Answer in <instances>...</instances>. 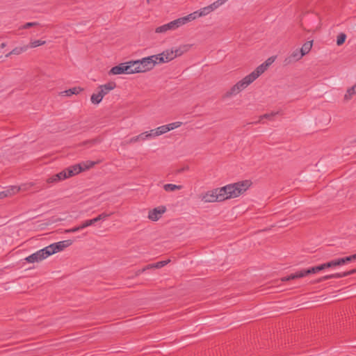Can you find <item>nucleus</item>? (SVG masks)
I'll use <instances>...</instances> for the list:
<instances>
[{
  "instance_id": "9b49d317",
  "label": "nucleus",
  "mask_w": 356,
  "mask_h": 356,
  "mask_svg": "<svg viewBox=\"0 0 356 356\" xmlns=\"http://www.w3.org/2000/svg\"><path fill=\"white\" fill-rule=\"evenodd\" d=\"M165 211L166 207L165 206H159L149 211L148 218L152 221H157L161 218L162 214H163Z\"/></svg>"
},
{
  "instance_id": "c756f323",
  "label": "nucleus",
  "mask_w": 356,
  "mask_h": 356,
  "mask_svg": "<svg viewBox=\"0 0 356 356\" xmlns=\"http://www.w3.org/2000/svg\"><path fill=\"white\" fill-rule=\"evenodd\" d=\"M111 215H112V213H102L99 214L98 216H97L96 218H92V221L93 222V224H95V222H97L101 220H105L106 218H107L108 217H109Z\"/></svg>"
},
{
  "instance_id": "f03ea898",
  "label": "nucleus",
  "mask_w": 356,
  "mask_h": 356,
  "mask_svg": "<svg viewBox=\"0 0 356 356\" xmlns=\"http://www.w3.org/2000/svg\"><path fill=\"white\" fill-rule=\"evenodd\" d=\"M266 65L262 63L259 65L252 72L245 76L243 79L238 81L225 94V97L229 98L235 96L246 88L253 81H254L261 74L267 70Z\"/></svg>"
},
{
  "instance_id": "1a4fd4ad",
  "label": "nucleus",
  "mask_w": 356,
  "mask_h": 356,
  "mask_svg": "<svg viewBox=\"0 0 356 356\" xmlns=\"http://www.w3.org/2000/svg\"><path fill=\"white\" fill-rule=\"evenodd\" d=\"M72 242L70 240L62 241L48 245V248L51 255L58 252L63 250L65 248L70 246Z\"/></svg>"
},
{
  "instance_id": "4be33fe9",
  "label": "nucleus",
  "mask_w": 356,
  "mask_h": 356,
  "mask_svg": "<svg viewBox=\"0 0 356 356\" xmlns=\"http://www.w3.org/2000/svg\"><path fill=\"white\" fill-rule=\"evenodd\" d=\"M173 51V54L175 55V58L177 56H181L184 53L186 52L188 50V47L186 46L179 47L178 48H175L171 49Z\"/></svg>"
},
{
  "instance_id": "20e7f679",
  "label": "nucleus",
  "mask_w": 356,
  "mask_h": 356,
  "mask_svg": "<svg viewBox=\"0 0 356 356\" xmlns=\"http://www.w3.org/2000/svg\"><path fill=\"white\" fill-rule=\"evenodd\" d=\"M325 269L324 264H322L321 265L314 266L312 268H309L308 269H302L299 271H297L294 273H291V275L283 277L281 280L282 282H286L291 280L297 279V278H301L303 277H305L306 275L311 274V273H316L321 270H323Z\"/></svg>"
},
{
  "instance_id": "4c0bfd02",
  "label": "nucleus",
  "mask_w": 356,
  "mask_h": 356,
  "mask_svg": "<svg viewBox=\"0 0 356 356\" xmlns=\"http://www.w3.org/2000/svg\"><path fill=\"white\" fill-rule=\"evenodd\" d=\"M81 229L80 228V225H79V226L74 227L69 229H66L65 232L66 233H74V232H78Z\"/></svg>"
},
{
  "instance_id": "de8ad7c7",
  "label": "nucleus",
  "mask_w": 356,
  "mask_h": 356,
  "mask_svg": "<svg viewBox=\"0 0 356 356\" xmlns=\"http://www.w3.org/2000/svg\"><path fill=\"white\" fill-rule=\"evenodd\" d=\"M96 141H97L96 140H91L90 142H91L92 143H95Z\"/></svg>"
},
{
  "instance_id": "dca6fc26",
  "label": "nucleus",
  "mask_w": 356,
  "mask_h": 356,
  "mask_svg": "<svg viewBox=\"0 0 356 356\" xmlns=\"http://www.w3.org/2000/svg\"><path fill=\"white\" fill-rule=\"evenodd\" d=\"M168 262H169V260H165V261H161L156 262L155 264H149V265L146 266L145 267H144L143 268L139 270L137 272V275H139V274L145 272L147 269L162 268V267L165 266L166 264H168Z\"/></svg>"
},
{
  "instance_id": "a878e982",
  "label": "nucleus",
  "mask_w": 356,
  "mask_h": 356,
  "mask_svg": "<svg viewBox=\"0 0 356 356\" xmlns=\"http://www.w3.org/2000/svg\"><path fill=\"white\" fill-rule=\"evenodd\" d=\"M103 98L104 97L102 95V94L98 92L97 93H93L91 95L90 100L92 104H98L102 102Z\"/></svg>"
},
{
  "instance_id": "c03bdc74",
  "label": "nucleus",
  "mask_w": 356,
  "mask_h": 356,
  "mask_svg": "<svg viewBox=\"0 0 356 356\" xmlns=\"http://www.w3.org/2000/svg\"><path fill=\"white\" fill-rule=\"evenodd\" d=\"M345 273H346V276H348V275H350L355 274V273H356V268L353 269V270H349V271H346V272H345Z\"/></svg>"
},
{
  "instance_id": "cd10ccee",
  "label": "nucleus",
  "mask_w": 356,
  "mask_h": 356,
  "mask_svg": "<svg viewBox=\"0 0 356 356\" xmlns=\"http://www.w3.org/2000/svg\"><path fill=\"white\" fill-rule=\"evenodd\" d=\"M155 129H156V135H158V136L169 131V127H168L167 124L160 126V127L156 128Z\"/></svg>"
},
{
  "instance_id": "49530a36",
  "label": "nucleus",
  "mask_w": 356,
  "mask_h": 356,
  "mask_svg": "<svg viewBox=\"0 0 356 356\" xmlns=\"http://www.w3.org/2000/svg\"><path fill=\"white\" fill-rule=\"evenodd\" d=\"M352 257H353V258H355V259H356V254H353V255H352Z\"/></svg>"
},
{
  "instance_id": "72a5a7b5",
  "label": "nucleus",
  "mask_w": 356,
  "mask_h": 356,
  "mask_svg": "<svg viewBox=\"0 0 356 356\" xmlns=\"http://www.w3.org/2000/svg\"><path fill=\"white\" fill-rule=\"evenodd\" d=\"M38 25H39V23L36 22H27V23L24 24L20 29H29V28H31V27H33V26H38Z\"/></svg>"
},
{
  "instance_id": "f3484780",
  "label": "nucleus",
  "mask_w": 356,
  "mask_h": 356,
  "mask_svg": "<svg viewBox=\"0 0 356 356\" xmlns=\"http://www.w3.org/2000/svg\"><path fill=\"white\" fill-rule=\"evenodd\" d=\"M83 89L81 87H74L61 92L62 95L70 97L72 95L79 94Z\"/></svg>"
},
{
  "instance_id": "ddd939ff",
  "label": "nucleus",
  "mask_w": 356,
  "mask_h": 356,
  "mask_svg": "<svg viewBox=\"0 0 356 356\" xmlns=\"http://www.w3.org/2000/svg\"><path fill=\"white\" fill-rule=\"evenodd\" d=\"M116 87V83L115 82H108L104 85H101L98 87L99 92L102 94L103 97L107 95L110 91L113 90Z\"/></svg>"
},
{
  "instance_id": "412c9836",
  "label": "nucleus",
  "mask_w": 356,
  "mask_h": 356,
  "mask_svg": "<svg viewBox=\"0 0 356 356\" xmlns=\"http://www.w3.org/2000/svg\"><path fill=\"white\" fill-rule=\"evenodd\" d=\"M182 188V186L176 185L173 184H166L163 185V189L167 192L175 191L176 190H181Z\"/></svg>"
},
{
  "instance_id": "4468645a",
  "label": "nucleus",
  "mask_w": 356,
  "mask_h": 356,
  "mask_svg": "<svg viewBox=\"0 0 356 356\" xmlns=\"http://www.w3.org/2000/svg\"><path fill=\"white\" fill-rule=\"evenodd\" d=\"M20 191V188L16 186H11L7 188L6 190L0 192V199L12 196L17 193Z\"/></svg>"
},
{
  "instance_id": "aec40b11",
  "label": "nucleus",
  "mask_w": 356,
  "mask_h": 356,
  "mask_svg": "<svg viewBox=\"0 0 356 356\" xmlns=\"http://www.w3.org/2000/svg\"><path fill=\"white\" fill-rule=\"evenodd\" d=\"M312 47V41H307L305 43H304V44L302 45V47H301L300 51L302 53V56H304L305 55L307 54L310 51Z\"/></svg>"
},
{
  "instance_id": "37998d69",
  "label": "nucleus",
  "mask_w": 356,
  "mask_h": 356,
  "mask_svg": "<svg viewBox=\"0 0 356 356\" xmlns=\"http://www.w3.org/2000/svg\"><path fill=\"white\" fill-rule=\"evenodd\" d=\"M275 60V58L273 57H270L268 58L265 63H264L265 65H266V67H268L270 65H271Z\"/></svg>"
},
{
  "instance_id": "ea45409f",
  "label": "nucleus",
  "mask_w": 356,
  "mask_h": 356,
  "mask_svg": "<svg viewBox=\"0 0 356 356\" xmlns=\"http://www.w3.org/2000/svg\"><path fill=\"white\" fill-rule=\"evenodd\" d=\"M138 142V137L134 136L131 138L128 141L126 142L127 144H132Z\"/></svg>"
},
{
  "instance_id": "b1692460",
  "label": "nucleus",
  "mask_w": 356,
  "mask_h": 356,
  "mask_svg": "<svg viewBox=\"0 0 356 356\" xmlns=\"http://www.w3.org/2000/svg\"><path fill=\"white\" fill-rule=\"evenodd\" d=\"M161 55L164 56V59L166 63L170 62L175 58V55L173 54V51H172L171 49H167L163 51Z\"/></svg>"
},
{
  "instance_id": "6e6552de",
  "label": "nucleus",
  "mask_w": 356,
  "mask_h": 356,
  "mask_svg": "<svg viewBox=\"0 0 356 356\" xmlns=\"http://www.w3.org/2000/svg\"><path fill=\"white\" fill-rule=\"evenodd\" d=\"M211 8V7H210L209 5L185 16L184 18L187 23L189 22H192L196 19L197 18L206 16L211 13V12H213Z\"/></svg>"
},
{
  "instance_id": "f257e3e1",
  "label": "nucleus",
  "mask_w": 356,
  "mask_h": 356,
  "mask_svg": "<svg viewBox=\"0 0 356 356\" xmlns=\"http://www.w3.org/2000/svg\"><path fill=\"white\" fill-rule=\"evenodd\" d=\"M249 180L228 184L221 188L208 191L200 195V198L205 203L222 202L227 199L238 197L250 186Z\"/></svg>"
},
{
  "instance_id": "a211bd4d",
  "label": "nucleus",
  "mask_w": 356,
  "mask_h": 356,
  "mask_svg": "<svg viewBox=\"0 0 356 356\" xmlns=\"http://www.w3.org/2000/svg\"><path fill=\"white\" fill-rule=\"evenodd\" d=\"M29 49V45H24L23 47H17L14 48L10 52L6 55V57L10 56L12 54L19 55L22 53L26 51Z\"/></svg>"
},
{
  "instance_id": "0eeeda50",
  "label": "nucleus",
  "mask_w": 356,
  "mask_h": 356,
  "mask_svg": "<svg viewBox=\"0 0 356 356\" xmlns=\"http://www.w3.org/2000/svg\"><path fill=\"white\" fill-rule=\"evenodd\" d=\"M50 252L48 246L33 253L32 254L27 257L25 260L29 263H35L42 261L50 256Z\"/></svg>"
},
{
  "instance_id": "423d86ee",
  "label": "nucleus",
  "mask_w": 356,
  "mask_h": 356,
  "mask_svg": "<svg viewBox=\"0 0 356 356\" xmlns=\"http://www.w3.org/2000/svg\"><path fill=\"white\" fill-rule=\"evenodd\" d=\"M186 23L187 22H186L184 17H180L175 20H173L168 24H163L162 26L157 27L155 29V33H164L167 32L168 31L175 30V29H178L179 27L186 24Z\"/></svg>"
},
{
  "instance_id": "79ce46f5",
  "label": "nucleus",
  "mask_w": 356,
  "mask_h": 356,
  "mask_svg": "<svg viewBox=\"0 0 356 356\" xmlns=\"http://www.w3.org/2000/svg\"><path fill=\"white\" fill-rule=\"evenodd\" d=\"M332 278H333L332 274H331V275H325V276H323V277H321L318 280V282H320L325 281V280H329V279H332Z\"/></svg>"
},
{
  "instance_id": "58836bf2",
  "label": "nucleus",
  "mask_w": 356,
  "mask_h": 356,
  "mask_svg": "<svg viewBox=\"0 0 356 356\" xmlns=\"http://www.w3.org/2000/svg\"><path fill=\"white\" fill-rule=\"evenodd\" d=\"M146 134H147V132L145 131V132L138 135L137 137H138V141L147 140Z\"/></svg>"
},
{
  "instance_id": "7c9ffc66",
  "label": "nucleus",
  "mask_w": 356,
  "mask_h": 356,
  "mask_svg": "<svg viewBox=\"0 0 356 356\" xmlns=\"http://www.w3.org/2000/svg\"><path fill=\"white\" fill-rule=\"evenodd\" d=\"M46 43V41L41 40H36L33 41H31L29 48H35L41 45H43Z\"/></svg>"
},
{
  "instance_id": "c85d7f7f",
  "label": "nucleus",
  "mask_w": 356,
  "mask_h": 356,
  "mask_svg": "<svg viewBox=\"0 0 356 356\" xmlns=\"http://www.w3.org/2000/svg\"><path fill=\"white\" fill-rule=\"evenodd\" d=\"M228 0H217L209 5L210 7H211L212 11L215 10L216 9L218 8L220 6L223 5L225 3H226Z\"/></svg>"
},
{
  "instance_id": "393cba45",
  "label": "nucleus",
  "mask_w": 356,
  "mask_h": 356,
  "mask_svg": "<svg viewBox=\"0 0 356 356\" xmlns=\"http://www.w3.org/2000/svg\"><path fill=\"white\" fill-rule=\"evenodd\" d=\"M343 261H342V260L339 261V259H337L332 260V261L325 263L323 264H324V267L325 269L327 268H332V267H334L337 266H341V265H343Z\"/></svg>"
},
{
  "instance_id": "39448f33",
  "label": "nucleus",
  "mask_w": 356,
  "mask_h": 356,
  "mask_svg": "<svg viewBox=\"0 0 356 356\" xmlns=\"http://www.w3.org/2000/svg\"><path fill=\"white\" fill-rule=\"evenodd\" d=\"M134 74V67L132 65V60L122 63L113 67L108 72L109 75H118V74Z\"/></svg>"
},
{
  "instance_id": "f704fd0d",
  "label": "nucleus",
  "mask_w": 356,
  "mask_h": 356,
  "mask_svg": "<svg viewBox=\"0 0 356 356\" xmlns=\"http://www.w3.org/2000/svg\"><path fill=\"white\" fill-rule=\"evenodd\" d=\"M93 225V222L92 221V219L90 220H86L85 222H83L81 225H80V228L81 229L88 227V226H90Z\"/></svg>"
},
{
  "instance_id": "a18cd8bd",
  "label": "nucleus",
  "mask_w": 356,
  "mask_h": 356,
  "mask_svg": "<svg viewBox=\"0 0 356 356\" xmlns=\"http://www.w3.org/2000/svg\"><path fill=\"white\" fill-rule=\"evenodd\" d=\"M5 46H6V44H5L4 43H2V44H1V48L4 47Z\"/></svg>"
},
{
  "instance_id": "2eb2a0df",
  "label": "nucleus",
  "mask_w": 356,
  "mask_h": 356,
  "mask_svg": "<svg viewBox=\"0 0 356 356\" xmlns=\"http://www.w3.org/2000/svg\"><path fill=\"white\" fill-rule=\"evenodd\" d=\"M66 175H67V171L63 170V171L50 177L49 178H48L47 179V182L49 184L57 183L61 180H64V179H67Z\"/></svg>"
},
{
  "instance_id": "7ed1b4c3",
  "label": "nucleus",
  "mask_w": 356,
  "mask_h": 356,
  "mask_svg": "<svg viewBox=\"0 0 356 356\" xmlns=\"http://www.w3.org/2000/svg\"><path fill=\"white\" fill-rule=\"evenodd\" d=\"M132 65L134 67V74L145 72L154 68L155 62L154 63L150 56H147L142 59L132 60Z\"/></svg>"
},
{
  "instance_id": "473e14b6",
  "label": "nucleus",
  "mask_w": 356,
  "mask_h": 356,
  "mask_svg": "<svg viewBox=\"0 0 356 356\" xmlns=\"http://www.w3.org/2000/svg\"><path fill=\"white\" fill-rule=\"evenodd\" d=\"M181 124H182L181 122H175L172 123H170L167 125L169 127V131H170L171 130H173L175 129H177V128L181 127Z\"/></svg>"
},
{
  "instance_id": "c9c22d12",
  "label": "nucleus",
  "mask_w": 356,
  "mask_h": 356,
  "mask_svg": "<svg viewBox=\"0 0 356 356\" xmlns=\"http://www.w3.org/2000/svg\"><path fill=\"white\" fill-rule=\"evenodd\" d=\"M146 132H147L146 136H147V140L150 139L153 137L158 136V135H156V129H152L149 131H146Z\"/></svg>"
},
{
  "instance_id": "bb28decb",
  "label": "nucleus",
  "mask_w": 356,
  "mask_h": 356,
  "mask_svg": "<svg viewBox=\"0 0 356 356\" xmlns=\"http://www.w3.org/2000/svg\"><path fill=\"white\" fill-rule=\"evenodd\" d=\"M150 58H152L154 62L155 61V65L158 64V63H166L165 61L164 56L163 55H161V53L159 54L150 56Z\"/></svg>"
},
{
  "instance_id": "9d476101",
  "label": "nucleus",
  "mask_w": 356,
  "mask_h": 356,
  "mask_svg": "<svg viewBox=\"0 0 356 356\" xmlns=\"http://www.w3.org/2000/svg\"><path fill=\"white\" fill-rule=\"evenodd\" d=\"M94 164H95V163L90 162L89 165H86L84 168H83L81 164H76V165H74L72 166H70V167L65 169L64 170L67 171V175H66L67 179L69 177H71L74 175H78L81 171L84 170L85 169H88L90 167H92Z\"/></svg>"
},
{
  "instance_id": "2f4dec72",
  "label": "nucleus",
  "mask_w": 356,
  "mask_h": 356,
  "mask_svg": "<svg viewBox=\"0 0 356 356\" xmlns=\"http://www.w3.org/2000/svg\"><path fill=\"white\" fill-rule=\"evenodd\" d=\"M346 39V35L343 33H341L337 35V44L340 46L343 44Z\"/></svg>"
},
{
  "instance_id": "6ab92c4d",
  "label": "nucleus",
  "mask_w": 356,
  "mask_h": 356,
  "mask_svg": "<svg viewBox=\"0 0 356 356\" xmlns=\"http://www.w3.org/2000/svg\"><path fill=\"white\" fill-rule=\"evenodd\" d=\"M356 95V83L348 88L344 95V99L348 101L352 99L353 96Z\"/></svg>"
},
{
  "instance_id": "e433bc0d",
  "label": "nucleus",
  "mask_w": 356,
  "mask_h": 356,
  "mask_svg": "<svg viewBox=\"0 0 356 356\" xmlns=\"http://www.w3.org/2000/svg\"><path fill=\"white\" fill-rule=\"evenodd\" d=\"M354 259H355L352 257V255H350L349 257H344V258H339V261H341V260L343 261V265L345 264L346 262L351 261H353Z\"/></svg>"
},
{
  "instance_id": "f8f14e48",
  "label": "nucleus",
  "mask_w": 356,
  "mask_h": 356,
  "mask_svg": "<svg viewBox=\"0 0 356 356\" xmlns=\"http://www.w3.org/2000/svg\"><path fill=\"white\" fill-rule=\"evenodd\" d=\"M302 57L300 49H296L284 59V62L285 65H289L300 60Z\"/></svg>"
},
{
  "instance_id": "a19ab883",
  "label": "nucleus",
  "mask_w": 356,
  "mask_h": 356,
  "mask_svg": "<svg viewBox=\"0 0 356 356\" xmlns=\"http://www.w3.org/2000/svg\"><path fill=\"white\" fill-rule=\"evenodd\" d=\"M332 277L333 278H341V277H346V273H334V274H332Z\"/></svg>"
},
{
  "instance_id": "5701e85b",
  "label": "nucleus",
  "mask_w": 356,
  "mask_h": 356,
  "mask_svg": "<svg viewBox=\"0 0 356 356\" xmlns=\"http://www.w3.org/2000/svg\"><path fill=\"white\" fill-rule=\"evenodd\" d=\"M278 113H279V112H272L270 113H266L264 115H261L259 117V120L255 122H254V124L261 123L263 119H267V120H273V117L275 116L276 115H277Z\"/></svg>"
}]
</instances>
